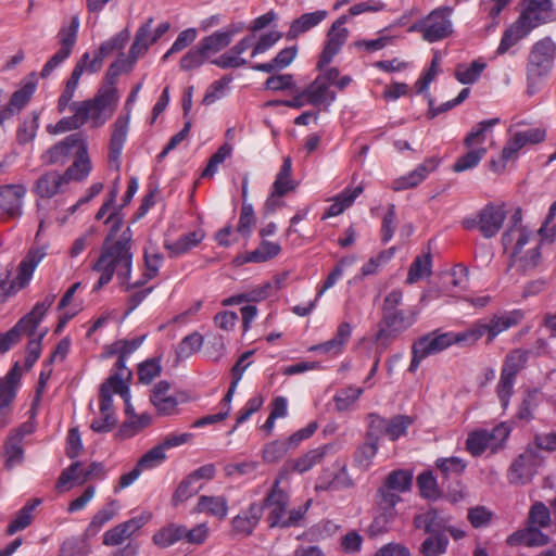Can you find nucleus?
<instances>
[{
	"label": "nucleus",
	"mask_w": 556,
	"mask_h": 556,
	"mask_svg": "<svg viewBox=\"0 0 556 556\" xmlns=\"http://www.w3.org/2000/svg\"><path fill=\"white\" fill-rule=\"evenodd\" d=\"M528 228H507L502 235L504 250L509 253V267L521 275L533 271L541 262L543 239Z\"/></svg>",
	"instance_id": "nucleus-1"
},
{
	"label": "nucleus",
	"mask_w": 556,
	"mask_h": 556,
	"mask_svg": "<svg viewBox=\"0 0 556 556\" xmlns=\"http://www.w3.org/2000/svg\"><path fill=\"white\" fill-rule=\"evenodd\" d=\"M556 21V9L552 0H529L517 21L503 34L496 53L504 54L532 29Z\"/></svg>",
	"instance_id": "nucleus-2"
},
{
	"label": "nucleus",
	"mask_w": 556,
	"mask_h": 556,
	"mask_svg": "<svg viewBox=\"0 0 556 556\" xmlns=\"http://www.w3.org/2000/svg\"><path fill=\"white\" fill-rule=\"evenodd\" d=\"M523 318L525 313L521 309H513L494 314L490 318L477 319L463 331H450L452 345L472 346L483 337H485V344H491L497 336L518 326Z\"/></svg>",
	"instance_id": "nucleus-3"
},
{
	"label": "nucleus",
	"mask_w": 556,
	"mask_h": 556,
	"mask_svg": "<svg viewBox=\"0 0 556 556\" xmlns=\"http://www.w3.org/2000/svg\"><path fill=\"white\" fill-rule=\"evenodd\" d=\"M134 254L129 249L119 244L103 242L100 255L92 265V270L100 273L93 291H98L106 286L116 274L119 285L127 282L131 276Z\"/></svg>",
	"instance_id": "nucleus-4"
},
{
	"label": "nucleus",
	"mask_w": 556,
	"mask_h": 556,
	"mask_svg": "<svg viewBox=\"0 0 556 556\" xmlns=\"http://www.w3.org/2000/svg\"><path fill=\"white\" fill-rule=\"evenodd\" d=\"M555 55L556 45L551 37H544L531 47L526 68L529 93H533L536 84L551 73Z\"/></svg>",
	"instance_id": "nucleus-5"
},
{
	"label": "nucleus",
	"mask_w": 556,
	"mask_h": 556,
	"mask_svg": "<svg viewBox=\"0 0 556 556\" xmlns=\"http://www.w3.org/2000/svg\"><path fill=\"white\" fill-rule=\"evenodd\" d=\"M119 100V94L111 89H98L92 99L77 101L86 123L90 122L94 128L103 126L114 114Z\"/></svg>",
	"instance_id": "nucleus-6"
},
{
	"label": "nucleus",
	"mask_w": 556,
	"mask_h": 556,
	"mask_svg": "<svg viewBox=\"0 0 556 556\" xmlns=\"http://www.w3.org/2000/svg\"><path fill=\"white\" fill-rule=\"evenodd\" d=\"M452 8L443 7L432 10L426 17L412 24L410 33H420L427 42H437L447 38L453 33V24L450 20Z\"/></svg>",
	"instance_id": "nucleus-7"
},
{
	"label": "nucleus",
	"mask_w": 556,
	"mask_h": 556,
	"mask_svg": "<svg viewBox=\"0 0 556 556\" xmlns=\"http://www.w3.org/2000/svg\"><path fill=\"white\" fill-rule=\"evenodd\" d=\"M418 312L409 308L382 315L375 334V342L387 348L395 338L410 328L417 320Z\"/></svg>",
	"instance_id": "nucleus-8"
},
{
	"label": "nucleus",
	"mask_w": 556,
	"mask_h": 556,
	"mask_svg": "<svg viewBox=\"0 0 556 556\" xmlns=\"http://www.w3.org/2000/svg\"><path fill=\"white\" fill-rule=\"evenodd\" d=\"M507 217L504 204L489 203L483 206L475 218H465L464 229L478 228L485 239L494 238L502 229Z\"/></svg>",
	"instance_id": "nucleus-9"
},
{
	"label": "nucleus",
	"mask_w": 556,
	"mask_h": 556,
	"mask_svg": "<svg viewBox=\"0 0 556 556\" xmlns=\"http://www.w3.org/2000/svg\"><path fill=\"white\" fill-rule=\"evenodd\" d=\"M151 518L152 514L150 511H142L138 516L118 523L103 534V544L106 546L121 545L143 526H146L151 520Z\"/></svg>",
	"instance_id": "nucleus-10"
},
{
	"label": "nucleus",
	"mask_w": 556,
	"mask_h": 556,
	"mask_svg": "<svg viewBox=\"0 0 556 556\" xmlns=\"http://www.w3.org/2000/svg\"><path fill=\"white\" fill-rule=\"evenodd\" d=\"M337 453V445L332 443L324 444L307 451L301 456L291 459L285 464L287 471H294L303 475L315 466L320 465L324 459L328 456H332Z\"/></svg>",
	"instance_id": "nucleus-11"
},
{
	"label": "nucleus",
	"mask_w": 556,
	"mask_h": 556,
	"mask_svg": "<svg viewBox=\"0 0 556 556\" xmlns=\"http://www.w3.org/2000/svg\"><path fill=\"white\" fill-rule=\"evenodd\" d=\"M25 194L26 188L23 185H4L0 187V220L13 219L22 215Z\"/></svg>",
	"instance_id": "nucleus-12"
},
{
	"label": "nucleus",
	"mask_w": 556,
	"mask_h": 556,
	"mask_svg": "<svg viewBox=\"0 0 556 556\" xmlns=\"http://www.w3.org/2000/svg\"><path fill=\"white\" fill-rule=\"evenodd\" d=\"M280 478L275 479L270 491L264 498V506L269 510L267 521L270 528L279 527L287 514L289 495L280 488Z\"/></svg>",
	"instance_id": "nucleus-13"
},
{
	"label": "nucleus",
	"mask_w": 556,
	"mask_h": 556,
	"mask_svg": "<svg viewBox=\"0 0 556 556\" xmlns=\"http://www.w3.org/2000/svg\"><path fill=\"white\" fill-rule=\"evenodd\" d=\"M21 378L22 372L17 362L3 378H0V428L9 424L3 410L15 399Z\"/></svg>",
	"instance_id": "nucleus-14"
},
{
	"label": "nucleus",
	"mask_w": 556,
	"mask_h": 556,
	"mask_svg": "<svg viewBox=\"0 0 556 556\" xmlns=\"http://www.w3.org/2000/svg\"><path fill=\"white\" fill-rule=\"evenodd\" d=\"M170 383L161 380L154 384L150 393V402L155 407L159 416L167 417L178 414V399L169 393Z\"/></svg>",
	"instance_id": "nucleus-15"
},
{
	"label": "nucleus",
	"mask_w": 556,
	"mask_h": 556,
	"mask_svg": "<svg viewBox=\"0 0 556 556\" xmlns=\"http://www.w3.org/2000/svg\"><path fill=\"white\" fill-rule=\"evenodd\" d=\"M112 392L119 394L121 397L128 402L130 397L129 387L122 381L121 375H110L108 379L100 386V413L114 414Z\"/></svg>",
	"instance_id": "nucleus-16"
},
{
	"label": "nucleus",
	"mask_w": 556,
	"mask_h": 556,
	"mask_svg": "<svg viewBox=\"0 0 556 556\" xmlns=\"http://www.w3.org/2000/svg\"><path fill=\"white\" fill-rule=\"evenodd\" d=\"M85 142L81 132L72 134L47 151L46 162L48 164H64L73 154L74 150H78L80 144Z\"/></svg>",
	"instance_id": "nucleus-17"
},
{
	"label": "nucleus",
	"mask_w": 556,
	"mask_h": 556,
	"mask_svg": "<svg viewBox=\"0 0 556 556\" xmlns=\"http://www.w3.org/2000/svg\"><path fill=\"white\" fill-rule=\"evenodd\" d=\"M450 518L445 517L439 509L430 508L424 514L414 518L416 528H424L425 532L430 535L446 536V530Z\"/></svg>",
	"instance_id": "nucleus-18"
},
{
	"label": "nucleus",
	"mask_w": 556,
	"mask_h": 556,
	"mask_svg": "<svg viewBox=\"0 0 556 556\" xmlns=\"http://www.w3.org/2000/svg\"><path fill=\"white\" fill-rule=\"evenodd\" d=\"M349 36V30L346 28H336L330 27L327 33V41L324 46V49L319 55L316 68L321 71L325 68L337 55L344 45Z\"/></svg>",
	"instance_id": "nucleus-19"
},
{
	"label": "nucleus",
	"mask_w": 556,
	"mask_h": 556,
	"mask_svg": "<svg viewBox=\"0 0 556 556\" xmlns=\"http://www.w3.org/2000/svg\"><path fill=\"white\" fill-rule=\"evenodd\" d=\"M35 90L36 85L34 83H27L22 88L12 93L9 103L0 109L1 126L4 125L5 121L11 119L26 106V104L30 101Z\"/></svg>",
	"instance_id": "nucleus-20"
},
{
	"label": "nucleus",
	"mask_w": 556,
	"mask_h": 556,
	"mask_svg": "<svg viewBox=\"0 0 556 556\" xmlns=\"http://www.w3.org/2000/svg\"><path fill=\"white\" fill-rule=\"evenodd\" d=\"M413 345L428 357L452 346L451 334L450 331L441 332L440 330H434L418 338Z\"/></svg>",
	"instance_id": "nucleus-21"
},
{
	"label": "nucleus",
	"mask_w": 556,
	"mask_h": 556,
	"mask_svg": "<svg viewBox=\"0 0 556 556\" xmlns=\"http://www.w3.org/2000/svg\"><path fill=\"white\" fill-rule=\"evenodd\" d=\"M129 125V112L125 116H118L113 124L109 146L110 162L119 163V157L126 141Z\"/></svg>",
	"instance_id": "nucleus-22"
},
{
	"label": "nucleus",
	"mask_w": 556,
	"mask_h": 556,
	"mask_svg": "<svg viewBox=\"0 0 556 556\" xmlns=\"http://www.w3.org/2000/svg\"><path fill=\"white\" fill-rule=\"evenodd\" d=\"M327 16L328 12L326 10H317L315 12L302 14L292 21L289 30L286 34V38L288 40L296 39L300 35L320 24Z\"/></svg>",
	"instance_id": "nucleus-23"
},
{
	"label": "nucleus",
	"mask_w": 556,
	"mask_h": 556,
	"mask_svg": "<svg viewBox=\"0 0 556 556\" xmlns=\"http://www.w3.org/2000/svg\"><path fill=\"white\" fill-rule=\"evenodd\" d=\"M539 528L529 525L526 529L515 531L508 535L506 543L509 546H544L549 542V538Z\"/></svg>",
	"instance_id": "nucleus-24"
},
{
	"label": "nucleus",
	"mask_w": 556,
	"mask_h": 556,
	"mask_svg": "<svg viewBox=\"0 0 556 556\" xmlns=\"http://www.w3.org/2000/svg\"><path fill=\"white\" fill-rule=\"evenodd\" d=\"M92 165L88 156L87 143H81L78 150L75 151V160L71 166L64 172L65 179L81 181L91 172Z\"/></svg>",
	"instance_id": "nucleus-25"
},
{
	"label": "nucleus",
	"mask_w": 556,
	"mask_h": 556,
	"mask_svg": "<svg viewBox=\"0 0 556 556\" xmlns=\"http://www.w3.org/2000/svg\"><path fill=\"white\" fill-rule=\"evenodd\" d=\"M330 85L318 75L315 80L304 90L306 102L312 105H320L334 102L337 93L329 89Z\"/></svg>",
	"instance_id": "nucleus-26"
},
{
	"label": "nucleus",
	"mask_w": 556,
	"mask_h": 556,
	"mask_svg": "<svg viewBox=\"0 0 556 556\" xmlns=\"http://www.w3.org/2000/svg\"><path fill=\"white\" fill-rule=\"evenodd\" d=\"M154 18L149 17L136 31L135 39L132 45L130 46L128 54L132 58V60H138L141 55H143L150 46L155 43L153 40L152 33V24Z\"/></svg>",
	"instance_id": "nucleus-27"
},
{
	"label": "nucleus",
	"mask_w": 556,
	"mask_h": 556,
	"mask_svg": "<svg viewBox=\"0 0 556 556\" xmlns=\"http://www.w3.org/2000/svg\"><path fill=\"white\" fill-rule=\"evenodd\" d=\"M532 354V351L527 349L510 350L503 361L501 374L517 378L518 374L526 368Z\"/></svg>",
	"instance_id": "nucleus-28"
},
{
	"label": "nucleus",
	"mask_w": 556,
	"mask_h": 556,
	"mask_svg": "<svg viewBox=\"0 0 556 556\" xmlns=\"http://www.w3.org/2000/svg\"><path fill=\"white\" fill-rule=\"evenodd\" d=\"M435 467L442 479V486L451 479H458L467 468V462L460 457H442L435 460Z\"/></svg>",
	"instance_id": "nucleus-29"
},
{
	"label": "nucleus",
	"mask_w": 556,
	"mask_h": 556,
	"mask_svg": "<svg viewBox=\"0 0 556 556\" xmlns=\"http://www.w3.org/2000/svg\"><path fill=\"white\" fill-rule=\"evenodd\" d=\"M137 60H132V58L128 54L127 58L122 54L116 61H114L108 68L104 84L100 87V89H109L113 90L114 93H118L116 88V83L118 76L124 72H129L134 67Z\"/></svg>",
	"instance_id": "nucleus-30"
},
{
	"label": "nucleus",
	"mask_w": 556,
	"mask_h": 556,
	"mask_svg": "<svg viewBox=\"0 0 556 556\" xmlns=\"http://www.w3.org/2000/svg\"><path fill=\"white\" fill-rule=\"evenodd\" d=\"M67 182L64 175L55 170L48 172L38 178L35 191L41 198H52L60 191L61 187Z\"/></svg>",
	"instance_id": "nucleus-31"
},
{
	"label": "nucleus",
	"mask_w": 556,
	"mask_h": 556,
	"mask_svg": "<svg viewBox=\"0 0 556 556\" xmlns=\"http://www.w3.org/2000/svg\"><path fill=\"white\" fill-rule=\"evenodd\" d=\"M296 46L287 47L280 50L270 62L255 63L251 65V68L263 73H271L276 70H283L292 63L296 56Z\"/></svg>",
	"instance_id": "nucleus-32"
},
{
	"label": "nucleus",
	"mask_w": 556,
	"mask_h": 556,
	"mask_svg": "<svg viewBox=\"0 0 556 556\" xmlns=\"http://www.w3.org/2000/svg\"><path fill=\"white\" fill-rule=\"evenodd\" d=\"M41 498H33L27 502L17 513L15 518L8 525L7 534L13 535L14 533L24 530L33 521V511L41 504Z\"/></svg>",
	"instance_id": "nucleus-33"
},
{
	"label": "nucleus",
	"mask_w": 556,
	"mask_h": 556,
	"mask_svg": "<svg viewBox=\"0 0 556 556\" xmlns=\"http://www.w3.org/2000/svg\"><path fill=\"white\" fill-rule=\"evenodd\" d=\"M364 191L363 186H357L354 189H344L341 193H339L334 200V202L327 208L325 212L323 219L328 217L338 216L348 207H350L355 199L361 195Z\"/></svg>",
	"instance_id": "nucleus-34"
},
{
	"label": "nucleus",
	"mask_w": 556,
	"mask_h": 556,
	"mask_svg": "<svg viewBox=\"0 0 556 556\" xmlns=\"http://www.w3.org/2000/svg\"><path fill=\"white\" fill-rule=\"evenodd\" d=\"M237 31L235 29L218 30L202 38L199 43L208 53V55L216 54L230 45Z\"/></svg>",
	"instance_id": "nucleus-35"
},
{
	"label": "nucleus",
	"mask_w": 556,
	"mask_h": 556,
	"mask_svg": "<svg viewBox=\"0 0 556 556\" xmlns=\"http://www.w3.org/2000/svg\"><path fill=\"white\" fill-rule=\"evenodd\" d=\"M413 478L410 470L395 469L388 473L382 483L401 495L410 490Z\"/></svg>",
	"instance_id": "nucleus-36"
},
{
	"label": "nucleus",
	"mask_w": 556,
	"mask_h": 556,
	"mask_svg": "<svg viewBox=\"0 0 556 556\" xmlns=\"http://www.w3.org/2000/svg\"><path fill=\"white\" fill-rule=\"evenodd\" d=\"M184 533L185 526L169 523L168 526L160 529L153 535V542L155 545L165 548L177 543L180 540H184Z\"/></svg>",
	"instance_id": "nucleus-37"
},
{
	"label": "nucleus",
	"mask_w": 556,
	"mask_h": 556,
	"mask_svg": "<svg viewBox=\"0 0 556 556\" xmlns=\"http://www.w3.org/2000/svg\"><path fill=\"white\" fill-rule=\"evenodd\" d=\"M198 508L219 519H224L228 513V502L224 496H206L199 498Z\"/></svg>",
	"instance_id": "nucleus-38"
},
{
	"label": "nucleus",
	"mask_w": 556,
	"mask_h": 556,
	"mask_svg": "<svg viewBox=\"0 0 556 556\" xmlns=\"http://www.w3.org/2000/svg\"><path fill=\"white\" fill-rule=\"evenodd\" d=\"M485 67L486 63L481 60H476L469 65L458 64L455 70V78L464 85L473 84L479 79Z\"/></svg>",
	"instance_id": "nucleus-39"
},
{
	"label": "nucleus",
	"mask_w": 556,
	"mask_h": 556,
	"mask_svg": "<svg viewBox=\"0 0 556 556\" xmlns=\"http://www.w3.org/2000/svg\"><path fill=\"white\" fill-rule=\"evenodd\" d=\"M79 29V17L74 15L71 17L70 24L64 25L58 33L60 48L66 50V52L73 51L78 36Z\"/></svg>",
	"instance_id": "nucleus-40"
},
{
	"label": "nucleus",
	"mask_w": 556,
	"mask_h": 556,
	"mask_svg": "<svg viewBox=\"0 0 556 556\" xmlns=\"http://www.w3.org/2000/svg\"><path fill=\"white\" fill-rule=\"evenodd\" d=\"M417 486L421 497L434 501L441 496L437 478L432 471L426 470L418 475Z\"/></svg>",
	"instance_id": "nucleus-41"
},
{
	"label": "nucleus",
	"mask_w": 556,
	"mask_h": 556,
	"mask_svg": "<svg viewBox=\"0 0 556 556\" xmlns=\"http://www.w3.org/2000/svg\"><path fill=\"white\" fill-rule=\"evenodd\" d=\"M500 123V118H490L484 119L478 123L467 134L464 139V146L468 149H471L473 146L483 144L485 141L486 130Z\"/></svg>",
	"instance_id": "nucleus-42"
},
{
	"label": "nucleus",
	"mask_w": 556,
	"mask_h": 556,
	"mask_svg": "<svg viewBox=\"0 0 556 556\" xmlns=\"http://www.w3.org/2000/svg\"><path fill=\"white\" fill-rule=\"evenodd\" d=\"M281 251L278 243L263 240L260 245L245 256L247 262L263 263L277 256Z\"/></svg>",
	"instance_id": "nucleus-43"
},
{
	"label": "nucleus",
	"mask_w": 556,
	"mask_h": 556,
	"mask_svg": "<svg viewBox=\"0 0 556 556\" xmlns=\"http://www.w3.org/2000/svg\"><path fill=\"white\" fill-rule=\"evenodd\" d=\"M413 424V418L407 415H395L390 419H386V435L391 441H396L405 435L408 427Z\"/></svg>",
	"instance_id": "nucleus-44"
},
{
	"label": "nucleus",
	"mask_w": 556,
	"mask_h": 556,
	"mask_svg": "<svg viewBox=\"0 0 556 556\" xmlns=\"http://www.w3.org/2000/svg\"><path fill=\"white\" fill-rule=\"evenodd\" d=\"M402 501L401 495L387 488L383 483L375 494L376 508L380 510L397 511L395 506Z\"/></svg>",
	"instance_id": "nucleus-45"
},
{
	"label": "nucleus",
	"mask_w": 556,
	"mask_h": 556,
	"mask_svg": "<svg viewBox=\"0 0 556 556\" xmlns=\"http://www.w3.org/2000/svg\"><path fill=\"white\" fill-rule=\"evenodd\" d=\"M208 58V53L198 42L181 58L179 65L182 71H192L205 64Z\"/></svg>",
	"instance_id": "nucleus-46"
},
{
	"label": "nucleus",
	"mask_w": 556,
	"mask_h": 556,
	"mask_svg": "<svg viewBox=\"0 0 556 556\" xmlns=\"http://www.w3.org/2000/svg\"><path fill=\"white\" fill-rule=\"evenodd\" d=\"M397 511L380 510L374 517L371 525L368 528L370 538L379 536L390 530V523L396 518Z\"/></svg>",
	"instance_id": "nucleus-47"
},
{
	"label": "nucleus",
	"mask_w": 556,
	"mask_h": 556,
	"mask_svg": "<svg viewBox=\"0 0 556 556\" xmlns=\"http://www.w3.org/2000/svg\"><path fill=\"white\" fill-rule=\"evenodd\" d=\"M363 392L364 390L357 387H348L339 390L333 397L336 409L338 412L349 410Z\"/></svg>",
	"instance_id": "nucleus-48"
},
{
	"label": "nucleus",
	"mask_w": 556,
	"mask_h": 556,
	"mask_svg": "<svg viewBox=\"0 0 556 556\" xmlns=\"http://www.w3.org/2000/svg\"><path fill=\"white\" fill-rule=\"evenodd\" d=\"M486 154V149L483 147H479L476 149H470L467 153L459 156L453 165V170L455 173H462L468 169L476 167L479 162Z\"/></svg>",
	"instance_id": "nucleus-49"
},
{
	"label": "nucleus",
	"mask_w": 556,
	"mask_h": 556,
	"mask_svg": "<svg viewBox=\"0 0 556 556\" xmlns=\"http://www.w3.org/2000/svg\"><path fill=\"white\" fill-rule=\"evenodd\" d=\"M490 446L492 445L486 429L472 431L466 440V448L472 456H480Z\"/></svg>",
	"instance_id": "nucleus-50"
},
{
	"label": "nucleus",
	"mask_w": 556,
	"mask_h": 556,
	"mask_svg": "<svg viewBox=\"0 0 556 556\" xmlns=\"http://www.w3.org/2000/svg\"><path fill=\"white\" fill-rule=\"evenodd\" d=\"M39 127V114L31 112L29 117H26L16 130V140L20 144L30 142Z\"/></svg>",
	"instance_id": "nucleus-51"
},
{
	"label": "nucleus",
	"mask_w": 556,
	"mask_h": 556,
	"mask_svg": "<svg viewBox=\"0 0 556 556\" xmlns=\"http://www.w3.org/2000/svg\"><path fill=\"white\" fill-rule=\"evenodd\" d=\"M23 441L20 439H15L9 434L4 442V456H5V466L8 468H12L15 465H18L24 459V450L22 446Z\"/></svg>",
	"instance_id": "nucleus-52"
},
{
	"label": "nucleus",
	"mask_w": 556,
	"mask_h": 556,
	"mask_svg": "<svg viewBox=\"0 0 556 556\" xmlns=\"http://www.w3.org/2000/svg\"><path fill=\"white\" fill-rule=\"evenodd\" d=\"M291 450L286 440H275L267 443L262 452V458L265 463L275 464L280 462Z\"/></svg>",
	"instance_id": "nucleus-53"
},
{
	"label": "nucleus",
	"mask_w": 556,
	"mask_h": 556,
	"mask_svg": "<svg viewBox=\"0 0 556 556\" xmlns=\"http://www.w3.org/2000/svg\"><path fill=\"white\" fill-rule=\"evenodd\" d=\"M203 344V337L199 332H192L186 336L176 348L178 359H186L198 352Z\"/></svg>",
	"instance_id": "nucleus-54"
},
{
	"label": "nucleus",
	"mask_w": 556,
	"mask_h": 556,
	"mask_svg": "<svg viewBox=\"0 0 556 556\" xmlns=\"http://www.w3.org/2000/svg\"><path fill=\"white\" fill-rule=\"evenodd\" d=\"M539 390L528 389L523 392L522 401L518 407L517 418L520 420H530L533 418V412L539 402Z\"/></svg>",
	"instance_id": "nucleus-55"
},
{
	"label": "nucleus",
	"mask_w": 556,
	"mask_h": 556,
	"mask_svg": "<svg viewBox=\"0 0 556 556\" xmlns=\"http://www.w3.org/2000/svg\"><path fill=\"white\" fill-rule=\"evenodd\" d=\"M162 372L161 359L153 357L138 366V379L143 384H150Z\"/></svg>",
	"instance_id": "nucleus-56"
},
{
	"label": "nucleus",
	"mask_w": 556,
	"mask_h": 556,
	"mask_svg": "<svg viewBox=\"0 0 556 556\" xmlns=\"http://www.w3.org/2000/svg\"><path fill=\"white\" fill-rule=\"evenodd\" d=\"M201 484H197V482L191 479V476L188 475L177 486L176 491L173 494L172 502L174 506L179 505L180 503L186 502L188 498L197 494Z\"/></svg>",
	"instance_id": "nucleus-57"
},
{
	"label": "nucleus",
	"mask_w": 556,
	"mask_h": 556,
	"mask_svg": "<svg viewBox=\"0 0 556 556\" xmlns=\"http://www.w3.org/2000/svg\"><path fill=\"white\" fill-rule=\"evenodd\" d=\"M48 308L41 302L36 303L30 313L22 317L17 323L22 324V330L25 333L33 334L46 315Z\"/></svg>",
	"instance_id": "nucleus-58"
},
{
	"label": "nucleus",
	"mask_w": 556,
	"mask_h": 556,
	"mask_svg": "<svg viewBox=\"0 0 556 556\" xmlns=\"http://www.w3.org/2000/svg\"><path fill=\"white\" fill-rule=\"evenodd\" d=\"M165 459L166 453L163 446L157 444L151 450H149L147 453H144L137 462V465L142 471L150 470L160 466L162 463L165 462Z\"/></svg>",
	"instance_id": "nucleus-59"
},
{
	"label": "nucleus",
	"mask_w": 556,
	"mask_h": 556,
	"mask_svg": "<svg viewBox=\"0 0 556 556\" xmlns=\"http://www.w3.org/2000/svg\"><path fill=\"white\" fill-rule=\"evenodd\" d=\"M232 148L228 143H224L220 146L215 153L210 157L205 168L203 169L201 176L203 178H210L215 175L217 172L218 165H220L227 157L231 155Z\"/></svg>",
	"instance_id": "nucleus-60"
},
{
	"label": "nucleus",
	"mask_w": 556,
	"mask_h": 556,
	"mask_svg": "<svg viewBox=\"0 0 556 556\" xmlns=\"http://www.w3.org/2000/svg\"><path fill=\"white\" fill-rule=\"evenodd\" d=\"M45 256L46 252L41 248L29 250L25 258L20 264L21 277L25 280H28L31 277L36 266Z\"/></svg>",
	"instance_id": "nucleus-61"
},
{
	"label": "nucleus",
	"mask_w": 556,
	"mask_h": 556,
	"mask_svg": "<svg viewBox=\"0 0 556 556\" xmlns=\"http://www.w3.org/2000/svg\"><path fill=\"white\" fill-rule=\"evenodd\" d=\"M447 545V536L430 535L421 543L420 553L424 556H440L446 552Z\"/></svg>",
	"instance_id": "nucleus-62"
},
{
	"label": "nucleus",
	"mask_w": 556,
	"mask_h": 556,
	"mask_svg": "<svg viewBox=\"0 0 556 556\" xmlns=\"http://www.w3.org/2000/svg\"><path fill=\"white\" fill-rule=\"evenodd\" d=\"M515 382L516 378L503 374L500 375V380L496 384V395L504 410L509 406L510 399L514 395Z\"/></svg>",
	"instance_id": "nucleus-63"
},
{
	"label": "nucleus",
	"mask_w": 556,
	"mask_h": 556,
	"mask_svg": "<svg viewBox=\"0 0 556 556\" xmlns=\"http://www.w3.org/2000/svg\"><path fill=\"white\" fill-rule=\"evenodd\" d=\"M551 522V513L545 504L541 502L534 503L528 515V523L533 527L545 528Z\"/></svg>",
	"instance_id": "nucleus-64"
}]
</instances>
